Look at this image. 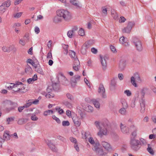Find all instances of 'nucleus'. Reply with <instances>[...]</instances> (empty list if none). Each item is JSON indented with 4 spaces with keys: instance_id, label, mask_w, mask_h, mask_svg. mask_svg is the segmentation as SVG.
Returning <instances> with one entry per match:
<instances>
[{
    "instance_id": "nucleus-1",
    "label": "nucleus",
    "mask_w": 156,
    "mask_h": 156,
    "mask_svg": "<svg viewBox=\"0 0 156 156\" xmlns=\"http://www.w3.org/2000/svg\"><path fill=\"white\" fill-rule=\"evenodd\" d=\"M70 13L67 10L61 9L57 11V15L53 18V21L55 23L61 22L63 19L67 21L71 19Z\"/></svg>"
},
{
    "instance_id": "nucleus-2",
    "label": "nucleus",
    "mask_w": 156,
    "mask_h": 156,
    "mask_svg": "<svg viewBox=\"0 0 156 156\" xmlns=\"http://www.w3.org/2000/svg\"><path fill=\"white\" fill-rule=\"evenodd\" d=\"M95 125L99 130L98 133V136L101 137L103 135H106L107 134V125L106 124L103 122L96 121L95 122Z\"/></svg>"
},
{
    "instance_id": "nucleus-3",
    "label": "nucleus",
    "mask_w": 156,
    "mask_h": 156,
    "mask_svg": "<svg viewBox=\"0 0 156 156\" xmlns=\"http://www.w3.org/2000/svg\"><path fill=\"white\" fill-rule=\"evenodd\" d=\"M145 93L144 89L142 90L140 95L138 92H137L135 94L134 97L135 100H137L139 98L141 100L140 101V103L141 106L140 112L141 113H144L145 110V101L143 99L144 97Z\"/></svg>"
},
{
    "instance_id": "nucleus-4",
    "label": "nucleus",
    "mask_w": 156,
    "mask_h": 156,
    "mask_svg": "<svg viewBox=\"0 0 156 156\" xmlns=\"http://www.w3.org/2000/svg\"><path fill=\"white\" fill-rule=\"evenodd\" d=\"M130 147L135 151H138L140 148V142L134 137H131L130 141Z\"/></svg>"
},
{
    "instance_id": "nucleus-5",
    "label": "nucleus",
    "mask_w": 156,
    "mask_h": 156,
    "mask_svg": "<svg viewBox=\"0 0 156 156\" xmlns=\"http://www.w3.org/2000/svg\"><path fill=\"white\" fill-rule=\"evenodd\" d=\"M139 83H140L142 82V80L140 78L139 73H136L133 74V76H131L130 78V82L135 87H137L138 86L136 81Z\"/></svg>"
},
{
    "instance_id": "nucleus-6",
    "label": "nucleus",
    "mask_w": 156,
    "mask_h": 156,
    "mask_svg": "<svg viewBox=\"0 0 156 156\" xmlns=\"http://www.w3.org/2000/svg\"><path fill=\"white\" fill-rule=\"evenodd\" d=\"M4 102L8 106H9L5 108L6 111L8 112L14 110L17 106V103L13 102L10 100H6Z\"/></svg>"
},
{
    "instance_id": "nucleus-7",
    "label": "nucleus",
    "mask_w": 156,
    "mask_h": 156,
    "mask_svg": "<svg viewBox=\"0 0 156 156\" xmlns=\"http://www.w3.org/2000/svg\"><path fill=\"white\" fill-rule=\"evenodd\" d=\"M136 50L138 51H141L143 49L142 44L141 41L136 38H134L132 40Z\"/></svg>"
},
{
    "instance_id": "nucleus-8",
    "label": "nucleus",
    "mask_w": 156,
    "mask_h": 156,
    "mask_svg": "<svg viewBox=\"0 0 156 156\" xmlns=\"http://www.w3.org/2000/svg\"><path fill=\"white\" fill-rule=\"evenodd\" d=\"M78 27L77 26L73 27L71 30L68 31L67 36L70 38H71L73 36H76L77 34V30Z\"/></svg>"
},
{
    "instance_id": "nucleus-9",
    "label": "nucleus",
    "mask_w": 156,
    "mask_h": 156,
    "mask_svg": "<svg viewBox=\"0 0 156 156\" xmlns=\"http://www.w3.org/2000/svg\"><path fill=\"white\" fill-rule=\"evenodd\" d=\"M100 61L103 70H105L106 69L107 66L106 60L107 57L105 56H103L100 55Z\"/></svg>"
},
{
    "instance_id": "nucleus-10",
    "label": "nucleus",
    "mask_w": 156,
    "mask_h": 156,
    "mask_svg": "<svg viewBox=\"0 0 156 156\" xmlns=\"http://www.w3.org/2000/svg\"><path fill=\"white\" fill-rule=\"evenodd\" d=\"M80 76L79 75H75L73 77L71 80V83L72 86L74 87L77 82L80 81Z\"/></svg>"
},
{
    "instance_id": "nucleus-11",
    "label": "nucleus",
    "mask_w": 156,
    "mask_h": 156,
    "mask_svg": "<svg viewBox=\"0 0 156 156\" xmlns=\"http://www.w3.org/2000/svg\"><path fill=\"white\" fill-rule=\"evenodd\" d=\"M2 50L5 52H9L12 50H16V49L14 45H12L9 47L3 46Z\"/></svg>"
},
{
    "instance_id": "nucleus-12",
    "label": "nucleus",
    "mask_w": 156,
    "mask_h": 156,
    "mask_svg": "<svg viewBox=\"0 0 156 156\" xmlns=\"http://www.w3.org/2000/svg\"><path fill=\"white\" fill-rule=\"evenodd\" d=\"M98 93L100 94H102V97L104 98H105L106 97L105 94V90L104 86L102 84H100L98 88Z\"/></svg>"
},
{
    "instance_id": "nucleus-13",
    "label": "nucleus",
    "mask_w": 156,
    "mask_h": 156,
    "mask_svg": "<svg viewBox=\"0 0 156 156\" xmlns=\"http://www.w3.org/2000/svg\"><path fill=\"white\" fill-rule=\"evenodd\" d=\"M73 121L75 126L76 127L80 126L81 124V120L77 116H75L72 118Z\"/></svg>"
},
{
    "instance_id": "nucleus-14",
    "label": "nucleus",
    "mask_w": 156,
    "mask_h": 156,
    "mask_svg": "<svg viewBox=\"0 0 156 156\" xmlns=\"http://www.w3.org/2000/svg\"><path fill=\"white\" fill-rule=\"evenodd\" d=\"M120 128L121 131L123 133L126 134L129 132L128 127L122 123L120 124Z\"/></svg>"
},
{
    "instance_id": "nucleus-15",
    "label": "nucleus",
    "mask_w": 156,
    "mask_h": 156,
    "mask_svg": "<svg viewBox=\"0 0 156 156\" xmlns=\"http://www.w3.org/2000/svg\"><path fill=\"white\" fill-rule=\"evenodd\" d=\"M101 144L103 147L107 151H109L111 149V147L108 142L103 140L101 141Z\"/></svg>"
},
{
    "instance_id": "nucleus-16",
    "label": "nucleus",
    "mask_w": 156,
    "mask_h": 156,
    "mask_svg": "<svg viewBox=\"0 0 156 156\" xmlns=\"http://www.w3.org/2000/svg\"><path fill=\"white\" fill-rule=\"evenodd\" d=\"M80 62L78 59H76L75 61H74L73 65V69L76 71H78L79 70L80 67Z\"/></svg>"
},
{
    "instance_id": "nucleus-17",
    "label": "nucleus",
    "mask_w": 156,
    "mask_h": 156,
    "mask_svg": "<svg viewBox=\"0 0 156 156\" xmlns=\"http://www.w3.org/2000/svg\"><path fill=\"white\" fill-rule=\"evenodd\" d=\"M116 78H113L111 81L110 86V88L111 90H112L115 89L116 85Z\"/></svg>"
},
{
    "instance_id": "nucleus-18",
    "label": "nucleus",
    "mask_w": 156,
    "mask_h": 156,
    "mask_svg": "<svg viewBox=\"0 0 156 156\" xmlns=\"http://www.w3.org/2000/svg\"><path fill=\"white\" fill-rule=\"evenodd\" d=\"M25 73L28 75H31L33 72V70L31 67L28 64L26 66L25 69Z\"/></svg>"
},
{
    "instance_id": "nucleus-19",
    "label": "nucleus",
    "mask_w": 156,
    "mask_h": 156,
    "mask_svg": "<svg viewBox=\"0 0 156 156\" xmlns=\"http://www.w3.org/2000/svg\"><path fill=\"white\" fill-rule=\"evenodd\" d=\"M47 144L50 148L54 152H56L57 149L55 145L51 142V141H48Z\"/></svg>"
},
{
    "instance_id": "nucleus-20",
    "label": "nucleus",
    "mask_w": 156,
    "mask_h": 156,
    "mask_svg": "<svg viewBox=\"0 0 156 156\" xmlns=\"http://www.w3.org/2000/svg\"><path fill=\"white\" fill-rule=\"evenodd\" d=\"M37 79V76L36 74H34L32 78L28 79L27 81L29 84L33 83Z\"/></svg>"
},
{
    "instance_id": "nucleus-21",
    "label": "nucleus",
    "mask_w": 156,
    "mask_h": 156,
    "mask_svg": "<svg viewBox=\"0 0 156 156\" xmlns=\"http://www.w3.org/2000/svg\"><path fill=\"white\" fill-rule=\"evenodd\" d=\"M70 2L72 5L75 6L76 8H78L80 7V4L78 1L76 0H70Z\"/></svg>"
},
{
    "instance_id": "nucleus-22",
    "label": "nucleus",
    "mask_w": 156,
    "mask_h": 156,
    "mask_svg": "<svg viewBox=\"0 0 156 156\" xmlns=\"http://www.w3.org/2000/svg\"><path fill=\"white\" fill-rule=\"evenodd\" d=\"M27 62L32 65L34 68H36L37 65H39L38 63H37V64H36L35 62H34L33 60L30 58L28 59L27 61Z\"/></svg>"
},
{
    "instance_id": "nucleus-23",
    "label": "nucleus",
    "mask_w": 156,
    "mask_h": 156,
    "mask_svg": "<svg viewBox=\"0 0 156 156\" xmlns=\"http://www.w3.org/2000/svg\"><path fill=\"white\" fill-rule=\"evenodd\" d=\"M22 87L21 88H18V89L16 90H14V91L15 92H18L19 91H20L21 92L24 93L27 91V90L25 89V86L23 84V85H22Z\"/></svg>"
},
{
    "instance_id": "nucleus-24",
    "label": "nucleus",
    "mask_w": 156,
    "mask_h": 156,
    "mask_svg": "<svg viewBox=\"0 0 156 156\" xmlns=\"http://www.w3.org/2000/svg\"><path fill=\"white\" fill-rule=\"evenodd\" d=\"M120 102L122 105V107L127 108L128 105L126 100L125 99H121L120 100Z\"/></svg>"
},
{
    "instance_id": "nucleus-25",
    "label": "nucleus",
    "mask_w": 156,
    "mask_h": 156,
    "mask_svg": "<svg viewBox=\"0 0 156 156\" xmlns=\"http://www.w3.org/2000/svg\"><path fill=\"white\" fill-rule=\"evenodd\" d=\"M28 119H27L22 118L18 120L17 123L19 125H23L26 123Z\"/></svg>"
},
{
    "instance_id": "nucleus-26",
    "label": "nucleus",
    "mask_w": 156,
    "mask_h": 156,
    "mask_svg": "<svg viewBox=\"0 0 156 156\" xmlns=\"http://www.w3.org/2000/svg\"><path fill=\"white\" fill-rule=\"evenodd\" d=\"M63 104L67 108H72V105L70 102L67 101H64Z\"/></svg>"
},
{
    "instance_id": "nucleus-27",
    "label": "nucleus",
    "mask_w": 156,
    "mask_h": 156,
    "mask_svg": "<svg viewBox=\"0 0 156 156\" xmlns=\"http://www.w3.org/2000/svg\"><path fill=\"white\" fill-rule=\"evenodd\" d=\"M3 136L4 138L5 139L8 140L10 139V137H11V135H9V131H6L4 133Z\"/></svg>"
},
{
    "instance_id": "nucleus-28",
    "label": "nucleus",
    "mask_w": 156,
    "mask_h": 156,
    "mask_svg": "<svg viewBox=\"0 0 156 156\" xmlns=\"http://www.w3.org/2000/svg\"><path fill=\"white\" fill-rule=\"evenodd\" d=\"M93 104L95 107L97 108H99L100 106V104L99 101L96 99H93L92 101Z\"/></svg>"
},
{
    "instance_id": "nucleus-29",
    "label": "nucleus",
    "mask_w": 156,
    "mask_h": 156,
    "mask_svg": "<svg viewBox=\"0 0 156 156\" xmlns=\"http://www.w3.org/2000/svg\"><path fill=\"white\" fill-rule=\"evenodd\" d=\"M126 66L125 62L124 61H121L119 64V67L121 70H122Z\"/></svg>"
},
{
    "instance_id": "nucleus-30",
    "label": "nucleus",
    "mask_w": 156,
    "mask_h": 156,
    "mask_svg": "<svg viewBox=\"0 0 156 156\" xmlns=\"http://www.w3.org/2000/svg\"><path fill=\"white\" fill-rule=\"evenodd\" d=\"M127 108L122 107L119 110V113L122 115H125L126 113V109Z\"/></svg>"
},
{
    "instance_id": "nucleus-31",
    "label": "nucleus",
    "mask_w": 156,
    "mask_h": 156,
    "mask_svg": "<svg viewBox=\"0 0 156 156\" xmlns=\"http://www.w3.org/2000/svg\"><path fill=\"white\" fill-rule=\"evenodd\" d=\"M14 117H10L6 118V121L7 124H10V122L14 121L15 119Z\"/></svg>"
},
{
    "instance_id": "nucleus-32",
    "label": "nucleus",
    "mask_w": 156,
    "mask_h": 156,
    "mask_svg": "<svg viewBox=\"0 0 156 156\" xmlns=\"http://www.w3.org/2000/svg\"><path fill=\"white\" fill-rule=\"evenodd\" d=\"M85 108L86 109V110L87 111L90 112H92L93 110V107L89 105H86Z\"/></svg>"
},
{
    "instance_id": "nucleus-33",
    "label": "nucleus",
    "mask_w": 156,
    "mask_h": 156,
    "mask_svg": "<svg viewBox=\"0 0 156 156\" xmlns=\"http://www.w3.org/2000/svg\"><path fill=\"white\" fill-rule=\"evenodd\" d=\"M131 30V29L127 26L126 27H125L123 29L122 31L123 33H129L130 32Z\"/></svg>"
},
{
    "instance_id": "nucleus-34",
    "label": "nucleus",
    "mask_w": 156,
    "mask_h": 156,
    "mask_svg": "<svg viewBox=\"0 0 156 156\" xmlns=\"http://www.w3.org/2000/svg\"><path fill=\"white\" fill-rule=\"evenodd\" d=\"M69 55L72 58L74 59V61H75L76 59H78L76 55V53L73 51H71L69 53Z\"/></svg>"
},
{
    "instance_id": "nucleus-35",
    "label": "nucleus",
    "mask_w": 156,
    "mask_h": 156,
    "mask_svg": "<svg viewBox=\"0 0 156 156\" xmlns=\"http://www.w3.org/2000/svg\"><path fill=\"white\" fill-rule=\"evenodd\" d=\"M147 151L151 155H154V152L153 150V149L151 148V147H150V145L149 144H148V147L147 148Z\"/></svg>"
},
{
    "instance_id": "nucleus-36",
    "label": "nucleus",
    "mask_w": 156,
    "mask_h": 156,
    "mask_svg": "<svg viewBox=\"0 0 156 156\" xmlns=\"http://www.w3.org/2000/svg\"><path fill=\"white\" fill-rule=\"evenodd\" d=\"M6 9L5 6H4V4H2L0 6V14L4 13Z\"/></svg>"
},
{
    "instance_id": "nucleus-37",
    "label": "nucleus",
    "mask_w": 156,
    "mask_h": 156,
    "mask_svg": "<svg viewBox=\"0 0 156 156\" xmlns=\"http://www.w3.org/2000/svg\"><path fill=\"white\" fill-rule=\"evenodd\" d=\"M35 70L39 73L42 75H43L44 73L43 71L40 66H38V65L37 66L36 68H35Z\"/></svg>"
},
{
    "instance_id": "nucleus-38",
    "label": "nucleus",
    "mask_w": 156,
    "mask_h": 156,
    "mask_svg": "<svg viewBox=\"0 0 156 156\" xmlns=\"http://www.w3.org/2000/svg\"><path fill=\"white\" fill-rule=\"evenodd\" d=\"M119 40L120 43L122 44H124L125 43L127 42V39H126L124 36L121 37Z\"/></svg>"
},
{
    "instance_id": "nucleus-39",
    "label": "nucleus",
    "mask_w": 156,
    "mask_h": 156,
    "mask_svg": "<svg viewBox=\"0 0 156 156\" xmlns=\"http://www.w3.org/2000/svg\"><path fill=\"white\" fill-rule=\"evenodd\" d=\"M2 4H4V6H5V8H6L8 7L10 5L11 1L10 0H8Z\"/></svg>"
},
{
    "instance_id": "nucleus-40",
    "label": "nucleus",
    "mask_w": 156,
    "mask_h": 156,
    "mask_svg": "<svg viewBox=\"0 0 156 156\" xmlns=\"http://www.w3.org/2000/svg\"><path fill=\"white\" fill-rule=\"evenodd\" d=\"M87 45L86 44H84L82 47L81 50V52L83 54H84L86 53V48Z\"/></svg>"
},
{
    "instance_id": "nucleus-41",
    "label": "nucleus",
    "mask_w": 156,
    "mask_h": 156,
    "mask_svg": "<svg viewBox=\"0 0 156 156\" xmlns=\"http://www.w3.org/2000/svg\"><path fill=\"white\" fill-rule=\"evenodd\" d=\"M11 84L13 85V86L15 87H17L20 85H23V83L19 81H16L15 83H10Z\"/></svg>"
},
{
    "instance_id": "nucleus-42",
    "label": "nucleus",
    "mask_w": 156,
    "mask_h": 156,
    "mask_svg": "<svg viewBox=\"0 0 156 156\" xmlns=\"http://www.w3.org/2000/svg\"><path fill=\"white\" fill-rule=\"evenodd\" d=\"M78 34L81 36H84L85 35L84 30L82 28H80L78 32Z\"/></svg>"
},
{
    "instance_id": "nucleus-43",
    "label": "nucleus",
    "mask_w": 156,
    "mask_h": 156,
    "mask_svg": "<svg viewBox=\"0 0 156 156\" xmlns=\"http://www.w3.org/2000/svg\"><path fill=\"white\" fill-rule=\"evenodd\" d=\"M81 134L82 135V138L83 139H86L87 137V136L88 135H89L90 133L88 132H85L84 131H82Z\"/></svg>"
},
{
    "instance_id": "nucleus-44",
    "label": "nucleus",
    "mask_w": 156,
    "mask_h": 156,
    "mask_svg": "<svg viewBox=\"0 0 156 156\" xmlns=\"http://www.w3.org/2000/svg\"><path fill=\"white\" fill-rule=\"evenodd\" d=\"M53 111L52 110H48L45 111H44V115L45 116H47L48 115H49L50 113L52 114Z\"/></svg>"
},
{
    "instance_id": "nucleus-45",
    "label": "nucleus",
    "mask_w": 156,
    "mask_h": 156,
    "mask_svg": "<svg viewBox=\"0 0 156 156\" xmlns=\"http://www.w3.org/2000/svg\"><path fill=\"white\" fill-rule=\"evenodd\" d=\"M95 149V151H96V153L98 154L101 155L103 154V150L101 149L100 148H96Z\"/></svg>"
},
{
    "instance_id": "nucleus-46",
    "label": "nucleus",
    "mask_w": 156,
    "mask_h": 156,
    "mask_svg": "<svg viewBox=\"0 0 156 156\" xmlns=\"http://www.w3.org/2000/svg\"><path fill=\"white\" fill-rule=\"evenodd\" d=\"M140 146L142 145H145L147 144V142L143 138H140Z\"/></svg>"
},
{
    "instance_id": "nucleus-47",
    "label": "nucleus",
    "mask_w": 156,
    "mask_h": 156,
    "mask_svg": "<svg viewBox=\"0 0 156 156\" xmlns=\"http://www.w3.org/2000/svg\"><path fill=\"white\" fill-rule=\"evenodd\" d=\"M45 96L47 98H51L54 97V95L48 92V93L46 94Z\"/></svg>"
},
{
    "instance_id": "nucleus-48",
    "label": "nucleus",
    "mask_w": 156,
    "mask_h": 156,
    "mask_svg": "<svg viewBox=\"0 0 156 156\" xmlns=\"http://www.w3.org/2000/svg\"><path fill=\"white\" fill-rule=\"evenodd\" d=\"M31 100H28V102L26 104L24 105V106L25 108H27L29 107L32 104V103L31 102Z\"/></svg>"
},
{
    "instance_id": "nucleus-49",
    "label": "nucleus",
    "mask_w": 156,
    "mask_h": 156,
    "mask_svg": "<svg viewBox=\"0 0 156 156\" xmlns=\"http://www.w3.org/2000/svg\"><path fill=\"white\" fill-rule=\"evenodd\" d=\"M135 25V23L134 22H129L127 25V26H128L130 28L132 29V27L134 26Z\"/></svg>"
},
{
    "instance_id": "nucleus-50",
    "label": "nucleus",
    "mask_w": 156,
    "mask_h": 156,
    "mask_svg": "<svg viewBox=\"0 0 156 156\" xmlns=\"http://www.w3.org/2000/svg\"><path fill=\"white\" fill-rule=\"evenodd\" d=\"M66 97L68 99L70 100L71 101H73L74 100L73 97L69 93H68L66 94Z\"/></svg>"
},
{
    "instance_id": "nucleus-51",
    "label": "nucleus",
    "mask_w": 156,
    "mask_h": 156,
    "mask_svg": "<svg viewBox=\"0 0 156 156\" xmlns=\"http://www.w3.org/2000/svg\"><path fill=\"white\" fill-rule=\"evenodd\" d=\"M62 125L63 126H68L69 125L70 123L68 121H64L62 122Z\"/></svg>"
},
{
    "instance_id": "nucleus-52",
    "label": "nucleus",
    "mask_w": 156,
    "mask_h": 156,
    "mask_svg": "<svg viewBox=\"0 0 156 156\" xmlns=\"http://www.w3.org/2000/svg\"><path fill=\"white\" fill-rule=\"evenodd\" d=\"M124 93L126 94L128 97L131 96L132 93L131 91L129 90H126L124 91Z\"/></svg>"
},
{
    "instance_id": "nucleus-53",
    "label": "nucleus",
    "mask_w": 156,
    "mask_h": 156,
    "mask_svg": "<svg viewBox=\"0 0 156 156\" xmlns=\"http://www.w3.org/2000/svg\"><path fill=\"white\" fill-rule=\"evenodd\" d=\"M56 138L61 141L64 142L65 141V139L63 136H57Z\"/></svg>"
},
{
    "instance_id": "nucleus-54",
    "label": "nucleus",
    "mask_w": 156,
    "mask_h": 156,
    "mask_svg": "<svg viewBox=\"0 0 156 156\" xmlns=\"http://www.w3.org/2000/svg\"><path fill=\"white\" fill-rule=\"evenodd\" d=\"M69 139L70 141L73 143H74V144L77 143V141L75 138L73 137H70Z\"/></svg>"
},
{
    "instance_id": "nucleus-55",
    "label": "nucleus",
    "mask_w": 156,
    "mask_h": 156,
    "mask_svg": "<svg viewBox=\"0 0 156 156\" xmlns=\"http://www.w3.org/2000/svg\"><path fill=\"white\" fill-rule=\"evenodd\" d=\"M23 13L22 12H19L15 14L14 15V16L15 18H19L20 17Z\"/></svg>"
},
{
    "instance_id": "nucleus-56",
    "label": "nucleus",
    "mask_w": 156,
    "mask_h": 156,
    "mask_svg": "<svg viewBox=\"0 0 156 156\" xmlns=\"http://www.w3.org/2000/svg\"><path fill=\"white\" fill-rule=\"evenodd\" d=\"M52 118L53 119L55 120L58 123H60V121L59 119L57 118L55 115H53L52 116Z\"/></svg>"
},
{
    "instance_id": "nucleus-57",
    "label": "nucleus",
    "mask_w": 156,
    "mask_h": 156,
    "mask_svg": "<svg viewBox=\"0 0 156 156\" xmlns=\"http://www.w3.org/2000/svg\"><path fill=\"white\" fill-rule=\"evenodd\" d=\"M64 46L65 47H63V49L64 51V53L65 54H67L68 53V46L67 45H65Z\"/></svg>"
},
{
    "instance_id": "nucleus-58",
    "label": "nucleus",
    "mask_w": 156,
    "mask_h": 156,
    "mask_svg": "<svg viewBox=\"0 0 156 156\" xmlns=\"http://www.w3.org/2000/svg\"><path fill=\"white\" fill-rule=\"evenodd\" d=\"M31 119L33 121H36L38 119V118L35 115H33L31 117Z\"/></svg>"
},
{
    "instance_id": "nucleus-59",
    "label": "nucleus",
    "mask_w": 156,
    "mask_h": 156,
    "mask_svg": "<svg viewBox=\"0 0 156 156\" xmlns=\"http://www.w3.org/2000/svg\"><path fill=\"white\" fill-rule=\"evenodd\" d=\"M47 58L53 59L52 56V55L51 52V51H50L47 54Z\"/></svg>"
},
{
    "instance_id": "nucleus-60",
    "label": "nucleus",
    "mask_w": 156,
    "mask_h": 156,
    "mask_svg": "<svg viewBox=\"0 0 156 156\" xmlns=\"http://www.w3.org/2000/svg\"><path fill=\"white\" fill-rule=\"evenodd\" d=\"M88 141L92 144H94V141L92 137H90L89 138Z\"/></svg>"
},
{
    "instance_id": "nucleus-61",
    "label": "nucleus",
    "mask_w": 156,
    "mask_h": 156,
    "mask_svg": "<svg viewBox=\"0 0 156 156\" xmlns=\"http://www.w3.org/2000/svg\"><path fill=\"white\" fill-rule=\"evenodd\" d=\"M91 51L94 54H96L98 52L97 50L94 48H92Z\"/></svg>"
},
{
    "instance_id": "nucleus-62",
    "label": "nucleus",
    "mask_w": 156,
    "mask_h": 156,
    "mask_svg": "<svg viewBox=\"0 0 156 156\" xmlns=\"http://www.w3.org/2000/svg\"><path fill=\"white\" fill-rule=\"evenodd\" d=\"M126 20V19L123 16H121L120 17L119 22L120 23H123Z\"/></svg>"
},
{
    "instance_id": "nucleus-63",
    "label": "nucleus",
    "mask_w": 156,
    "mask_h": 156,
    "mask_svg": "<svg viewBox=\"0 0 156 156\" xmlns=\"http://www.w3.org/2000/svg\"><path fill=\"white\" fill-rule=\"evenodd\" d=\"M102 10L103 13L105 15L107 14V9L105 7H102Z\"/></svg>"
},
{
    "instance_id": "nucleus-64",
    "label": "nucleus",
    "mask_w": 156,
    "mask_h": 156,
    "mask_svg": "<svg viewBox=\"0 0 156 156\" xmlns=\"http://www.w3.org/2000/svg\"><path fill=\"white\" fill-rule=\"evenodd\" d=\"M34 31L37 34H38L40 31L39 28L37 27H35L34 29Z\"/></svg>"
}]
</instances>
